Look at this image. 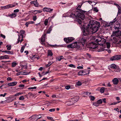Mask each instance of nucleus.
Here are the masks:
<instances>
[{"label": "nucleus", "mask_w": 121, "mask_h": 121, "mask_svg": "<svg viewBox=\"0 0 121 121\" xmlns=\"http://www.w3.org/2000/svg\"><path fill=\"white\" fill-rule=\"evenodd\" d=\"M111 37L114 36L113 38V42L114 43H117V42L121 41L119 39H121V32L118 30L117 31H114L111 35ZM112 40H113L112 39Z\"/></svg>", "instance_id": "nucleus-2"}, {"label": "nucleus", "mask_w": 121, "mask_h": 121, "mask_svg": "<svg viewBox=\"0 0 121 121\" xmlns=\"http://www.w3.org/2000/svg\"><path fill=\"white\" fill-rule=\"evenodd\" d=\"M100 92L101 93L104 92V87H102L100 89Z\"/></svg>", "instance_id": "nucleus-36"}, {"label": "nucleus", "mask_w": 121, "mask_h": 121, "mask_svg": "<svg viewBox=\"0 0 121 121\" xmlns=\"http://www.w3.org/2000/svg\"><path fill=\"white\" fill-rule=\"evenodd\" d=\"M37 88V87L36 86H34L33 87H29L28 88V89L29 90H30V89H36Z\"/></svg>", "instance_id": "nucleus-51"}, {"label": "nucleus", "mask_w": 121, "mask_h": 121, "mask_svg": "<svg viewBox=\"0 0 121 121\" xmlns=\"http://www.w3.org/2000/svg\"><path fill=\"white\" fill-rule=\"evenodd\" d=\"M74 39V38L73 37L65 38L64 40L66 43H69Z\"/></svg>", "instance_id": "nucleus-9"}, {"label": "nucleus", "mask_w": 121, "mask_h": 121, "mask_svg": "<svg viewBox=\"0 0 121 121\" xmlns=\"http://www.w3.org/2000/svg\"><path fill=\"white\" fill-rule=\"evenodd\" d=\"M83 35L85 36H88L91 34V31H90L89 28L84 30L83 31Z\"/></svg>", "instance_id": "nucleus-8"}, {"label": "nucleus", "mask_w": 121, "mask_h": 121, "mask_svg": "<svg viewBox=\"0 0 121 121\" xmlns=\"http://www.w3.org/2000/svg\"><path fill=\"white\" fill-rule=\"evenodd\" d=\"M25 48L24 46H22L21 47V49L20 50V52H21L22 53L23 52V51L24 50V49Z\"/></svg>", "instance_id": "nucleus-46"}, {"label": "nucleus", "mask_w": 121, "mask_h": 121, "mask_svg": "<svg viewBox=\"0 0 121 121\" xmlns=\"http://www.w3.org/2000/svg\"><path fill=\"white\" fill-rule=\"evenodd\" d=\"M46 35V34L44 33L41 37L40 43L42 45H44L45 44L44 42L45 41V38Z\"/></svg>", "instance_id": "nucleus-11"}, {"label": "nucleus", "mask_w": 121, "mask_h": 121, "mask_svg": "<svg viewBox=\"0 0 121 121\" xmlns=\"http://www.w3.org/2000/svg\"><path fill=\"white\" fill-rule=\"evenodd\" d=\"M83 71L82 70L79 72L78 73V74L79 75H84V74H83Z\"/></svg>", "instance_id": "nucleus-27"}, {"label": "nucleus", "mask_w": 121, "mask_h": 121, "mask_svg": "<svg viewBox=\"0 0 121 121\" xmlns=\"http://www.w3.org/2000/svg\"><path fill=\"white\" fill-rule=\"evenodd\" d=\"M82 4H81L78 5V7L76 8V9L78 10L77 11H79V10H82L80 9V8Z\"/></svg>", "instance_id": "nucleus-31"}, {"label": "nucleus", "mask_w": 121, "mask_h": 121, "mask_svg": "<svg viewBox=\"0 0 121 121\" xmlns=\"http://www.w3.org/2000/svg\"><path fill=\"white\" fill-rule=\"evenodd\" d=\"M77 68L78 69H83V68L82 66H78L77 67Z\"/></svg>", "instance_id": "nucleus-63"}, {"label": "nucleus", "mask_w": 121, "mask_h": 121, "mask_svg": "<svg viewBox=\"0 0 121 121\" xmlns=\"http://www.w3.org/2000/svg\"><path fill=\"white\" fill-rule=\"evenodd\" d=\"M53 10V9L46 7L44 8L43 9L44 12H48L49 13H51Z\"/></svg>", "instance_id": "nucleus-12"}, {"label": "nucleus", "mask_w": 121, "mask_h": 121, "mask_svg": "<svg viewBox=\"0 0 121 121\" xmlns=\"http://www.w3.org/2000/svg\"><path fill=\"white\" fill-rule=\"evenodd\" d=\"M18 35V38L17 39L18 40V42L17 43H18L19 42L20 40V35Z\"/></svg>", "instance_id": "nucleus-54"}, {"label": "nucleus", "mask_w": 121, "mask_h": 121, "mask_svg": "<svg viewBox=\"0 0 121 121\" xmlns=\"http://www.w3.org/2000/svg\"><path fill=\"white\" fill-rule=\"evenodd\" d=\"M6 47L7 48V49L9 50H11V45H7Z\"/></svg>", "instance_id": "nucleus-32"}, {"label": "nucleus", "mask_w": 121, "mask_h": 121, "mask_svg": "<svg viewBox=\"0 0 121 121\" xmlns=\"http://www.w3.org/2000/svg\"><path fill=\"white\" fill-rule=\"evenodd\" d=\"M76 84L78 86H80L82 85V83L80 81H78L77 82Z\"/></svg>", "instance_id": "nucleus-43"}, {"label": "nucleus", "mask_w": 121, "mask_h": 121, "mask_svg": "<svg viewBox=\"0 0 121 121\" xmlns=\"http://www.w3.org/2000/svg\"><path fill=\"white\" fill-rule=\"evenodd\" d=\"M7 54L11 55H13V52H10V51H7Z\"/></svg>", "instance_id": "nucleus-42"}, {"label": "nucleus", "mask_w": 121, "mask_h": 121, "mask_svg": "<svg viewBox=\"0 0 121 121\" xmlns=\"http://www.w3.org/2000/svg\"><path fill=\"white\" fill-rule=\"evenodd\" d=\"M78 22L79 24H82V22L80 20V19H81L80 18H78Z\"/></svg>", "instance_id": "nucleus-45"}, {"label": "nucleus", "mask_w": 121, "mask_h": 121, "mask_svg": "<svg viewBox=\"0 0 121 121\" xmlns=\"http://www.w3.org/2000/svg\"><path fill=\"white\" fill-rule=\"evenodd\" d=\"M25 72H19L18 73H17L16 74L17 75H19L20 74H23V75H26L27 74H25L24 73H25Z\"/></svg>", "instance_id": "nucleus-30"}, {"label": "nucleus", "mask_w": 121, "mask_h": 121, "mask_svg": "<svg viewBox=\"0 0 121 121\" xmlns=\"http://www.w3.org/2000/svg\"><path fill=\"white\" fill-rule=\"evenodd\" d=\"M95 40L97 42H98L99 43H99L101 45H103V43H105L106 42V39L99 35L97 36Z\"/></svg>", "instance_id": "nucleus-3"}, {"label": "nucleus", "mask_w": 121, "mask_h": 121, "mask_svg": "<svg viewBox=\"0 0 121 121\" xmlns=\"http://www.w3.org/2000/svg\"><path fill=\"white\" fill-rule=\"evenodd\" d=\"M25 98L23 96H21L19 97V99L20 100H23Z\"/></svg>", "instance_id": "nucleus-47"}, {"label": "nucleus", "mask_w": 121, "mask_h": 121, "mask_svg": "<svg viewBox=\"0 0 121 121\" xmlns=\"http://www.w3.org/2000/svg\"><path fill=\"white\" fill-rule=\"evenodd\" d=\"M28 94L29 95L33 97H34L35 95H36V94L35 93L33 94L31 92H30L28 93Z\"/></svg>", "instance_id": "nucleus-28"}, {"label": "nucleus", "mask_w": 121, "mask_h": 121, "mask_svg": "<svg viewBox=\"0 0 121 121\" xmlns=\"http://www.w3.org/2000/svg\"><path fill=\"white\" fill-rule=\"evenodd\" d=\"M17 13H13L12 14L8 15V16L11 18H13L16 17L17 16Z\"/></svg>", "instance_id": "nucleus-19"}, {"label": "nucleus", "mask_w": 121, "mask_h": 121, "mask_svg": "<svg viewBox=\"0 0 121 121\" xmlns=\"http://www.w3.org/2000/svg\"><path fill=\"white\" fill-rule=\"evenodd\" d=\"M86 12V11L82 10L77 11L74 10L71 12L69 16L70 17L73 18H80L82 20H83L85 18L84 14Z\"/></svg>", "instance_id": "nucleus-1"}, {"label": "nucleus", "mask_w": 121, "mask_h": 121, "mask_svg": "<svg viewBox=\"0 0 121 121\" xmlns=\"http://www.w3.org/2000/svg\"><path fill=\"white\" fill-rule=\"evenodd\" d=\"M41 114H39L37 116V117L38 119H40L41 118Z\"/></svg>", "instance_id": "nucleus-58"}, {"label": "nucleus", "mask_w": 121, "mask_h": 121, "mask_svg": "<svg viewBox=\"0 0 121 121\" xmlns=\"http://www.w3.org/2000/svg\"><path fill=\"white\" fill-rule=\"evenodd\" d=\"M95 43H94L93 42H91L89 43V48H91V47H92L93 46Z\"/></svg>", "instance_id": "nucleus-33"}, {"label": "nucleus", "mask_w": 121, "mask_h": 121, "mask_svg": "<svg viewBox=\"0 0 121 121\" xmlns=\"http://www.w3.org/2000/svg\"><path fill=\"white\" fill-rule=\"evenodd\" d=\"M22 94V93H21L20 92L18 93L15 94L14 95V96H19L20 95H21Z\"/></svg>", "instance_id": "nucleus-52"}, {"label": "nucleus", "mask_w": 121, "mask_h": 121, "mask_svg": "<svg viewBox=\"0 0 121 121\" xmlns=\"http://www.w3.org/2000/svg\"><path fill=\"white\" fill-rule=\"evenodd\" d=\"M97 25H100L99 22H97L95 20H92L90 21L88 26L89 27H90V28Z\"/></svg>", "instance_id": "nucleus-4"}, {"label": "nucleus", "mask_w": 121, "mask_h": 121, "mask_svg": "<svg viewBox=\"0 0 121 121\" xmlns=\"http://www.w3.org/2000/svg\"><path fill=\"white\" fill-rule=\"evenodd\" d=\"M79 97L78 96H75L73 98L71 99H70V101L71 103L70 104L68 103V105H71L73 104L74 103L77 102L79 99Z\"/></svg>", "instance_id": "nucleus-5"}, {"label": "nucleus", "mask_w": 121, "mask_h": 121, "mask_svg": "<svg viewBox=\"0 0 121 121\" xmlns=\"http://www.w3.org/2000/svg\"><path fill=\"white\" fill-rule=\"evenodd\" d=\"M77 42H76L72 44L69 45L68 46V47L70 48H79L80 47V46L78 45Z\"/></svg>", "instance_id": "nucleus-7"}, {"label": "nucleus", "mask_w": 121, "mask_h": 121, "mask_svg": "<svg viewBox=\"0 0 121 121\" xmlns=\"http://www.w3.org/2000/svg\"><path fill=\"white\" fill-rule=\"evenodd\" d=\"M70 88V86H66L65 87V88L67 90H69Z\"/></svg>", "instance_id": "nucleus-55"}, {"label": "nucleus", "mask_w": 121, "mask_h": 121, "mask_svg": "<svg viewBox=\"0 0 121 121\" xmlns=\"http://www.w3.org/2000/svg\"><path fill=\"white\" fill-rule=\"evenodd\" d=\"M97 102L99 105V104H101L102 103L103 101L101 99H99L97 101Z\"/></svg>", "instance_id": "nucleus-37"}, {"label": "nucleus", "mask_w": 121, "mask_h": 121, "mask_svg": "<svg viewBox=\"0 0 121 121\" xmlns=\"http://www.w3.org/2000/svg\"><path fill=\"white\" fill-rule=\"evenodd\" d=\"M37 18V17L36 16H33V20L35 21H36V20Z\"/></svg>", "instance_id": "nucleus-53"}, {"label": "nucleus", "mask_w": 121, "mask_h": 121, "mask_svg": "<svg viewBox=\"0 0 121 121\" xmlns=\"http://www.w3.org/2000/svg\"><path fill=\"white\" fill-rule=\"evenodd\" d=\"M93 11H95L96 12H98V10L96 7H94L93 9Z\"/></svg>", "instance_id": "nucleus-50"}, {"label": "nucleus", "mask_w": 121, "mask_h": 121, "mask_svg": "<svg viewBox=\"0 0 121 121\" xmlns=\"http://www.w3.org/2000/svg\"><path fill=\"white\" fill-rule=\"evenodd\" d=\"M48 56H52L53 55L52 52L51 50H48Z\"/></svg>", "instance_id": "nucleus-23"}, {"label": "nucleus", "mask_w": 121, "mask_h": 121, "mask_svg": "<svg viewBox=\"0 0 121 121\" xmlns=\"http://www.w3.org/2000/svg\"><path fill=\"white\" fill-rule=\"evenodd\" d=\"M69 67H73V68H75V65H73L72 64H71L69 65Z\"/></svg>", "instance_id": "nucleus-49"}, {"label": "nucleus", "mask_w": 121, "mask_h": 121, "mask_svg": "<svg viewBox=\"0 0 121 121\" xmlns=\"http://www.w3.org/2000/svg\"><path fill=\"white\" fill-rule=\"evenodd\" d=\"M0 36L4 39H5V36L2 34H0Z\"/></svg>", "instance_id": "nucleus-64"}, {"label": "nucleus", "mask_w": 121, "mask_h": 121, "mask_svg": "<svg viewBox=\"0 0 121 121\" xmlns=\"http://www.w3.org/2000/svg\"><path fill=\"white\" fill-rule=\"evenodd\" d=\"M17 83V82H14L8 83L7 85L9 86H13L16 85Z\"/></svg>", "instance_id": "nucleus-15"}, {"label": "nucleus", "mask_w": 121, "mask_h": 121, "mask_svg": "<svg viewBox=\"0 0 121 121\" xmlns=\"http://www.w3.org/2000/svg\"><path fill=\"white\" fill-rule=\"evenodd\" d=\"M117 67L116 65L114 64H112L111 66V68L113 69H115Z\"/></svg>", "instance_id": "nucleus-24"}, {"label": "nucleus", "mask_w": 121, "mask_h": 121, "mask_svg": "<svg viewBox=\"0 0 121 121\" xmlns=\"http://www.w3.org/2000/svg\"><path fill=\"white\" fill-rule=\"evenodd\" d=\"M117 104V102H114L110 104L109 105H116Z\"/></svg>", "instance_id": "nucleus-57"}, {"label": "nucleus", "mask_w": 121, "mask_h": 121, "mask_svg": "<svg viewBox=\"0 0 121 121\" xmlns=\"http://www.w3.org/2000/svg\"><path fill=\"white\" fill-rule=\"evenodd\" d=\"M112 81L113 84L115 85L117 84L119 82V80L116 78H114L113 79Z\"/></svg>", "instance_id": "nucleus-17"}, {"label": "nucleus", "mask_w": 121, "mask_h": 121, "mask_svg": "<svg viewBox=\"0 0 121 121\" xmlns=\"http://www.w3.org/2000/svg\"><path fill=\"white\" fill-rule=\"evenodd\" d=\"M56 59L57 60L59 61H60L62 59H64L65 60V59L62 56H60L57 57H56Z\"/></svg>", "instance_id": "nucleus-21"}, {"label": "nucleus", "mask_w": 121, "mask_h": 121, "mask_svg": "<svg viewBox=\"0 0 121 121\" xmlns=\"http://www.w3.org/2000/svg\"><path fill=\"white\" fill-rule=\"evenodd\" d=\"M9 58V56L7 55H5L3 56H0V59L1 60L8 59Z\"/></svg>", "instance_id": "nucleus-16"}, {"label": "nucleus", "mask_w": 121, "mask_h": 121, "mask_svg": "<svg viewBox=\"0 0 121 121\" xmlns=\"http://www.w3.org/2000/svg\"><path fill=\"white\" fill-rule=\"evenodd\" d=\"M17 65L16 63L15 62H13L12 64V66L13 67H15Z\"/></svg>", "instance_id": "nucleus-48"}, {"label": "nucleus", "mask_w": 121, "mask_h": 121, "mask_svg": "<svg viewBox=\"0 0 121 121\" xmlns=\"http://www.w3.org/2000/svg\"><path fill=\"white\" fill-rule=\"evenodd\" d=\"M98 46V45L97 44H95V43L94 45L91 47V48L93 49H95Z\"/></svg>", "instance_id": "nucleus-29"}, {"label": "nucleus", "mask_w": 121, "mask_h": 121, "mask_svg": "<svg viewBox=\"0 0 121 121\" xmlns=\"http://www.w3.org/2000/svg\"><path fill=\"white\" fill-rule=\"evenodd\" d=\"M48 19H45L44 21V24L46 26H47L48 25Z\"/></svg>", "instance_id": "nucleus-35"}, {"label": "nucleus", "mask_w": 121, "mask_h": 121, "mask_svg": "<svg viewBox=\"0 0 121 121\" xmlns=\"http://www.w3.org/2000/svg\"><path fill=\"white\" fill-rule=\"evenodd\" d=\"M90 99L91 100L93 101L95 100V98L93 96H90Z\"/></svg>", "instance_id": "nucleus-41"}, {"label": "nucleus", "mask_w": 121, "mask_h": 121, "mask_svg": "<svg viewBox=\"0 0 121 121\" xmlns=\"http://www.w3.org/2000/svg\"><path fill=\"white\" fill-rule=\"evenodd\" d=\"M121 56L117 55L112 57L110 58V60L114 61L120 59L121 58Z\"/></svg>", "instance_id": "nucleus-10"}, {"label": "nucleus", "mask_w": 121, "mask_h": 121, "mask_svg": "<svg viewBox=\"0 0 121 121\" xmlns=\"http://www.w3.org/2000/svg\"><path fill=\"white\" fill-rule=\"evenodd\" d=\"M53 62H49L46 65V66L47 67H48L50 66L53 63Z\"/></svg>", "instance_id": "nucleus-39"}, {"label": "nucleus", "mask_w": 121, "mask_h": 121, "mask_svg": "<svg viewBox=\"0 0 121 121\" xmlns=\"http://www.w3.org/2000/svg\"><path fill=\"white\" fill-rule=\"evenodd\" d=\"M93 105L97 107L99 106V104H98L97 102H94L93 103Z\"/></svg>", "instance_id": "nucleus-40"}, {"label": "nucleus", "mask_w": 121, "mask_h": 121, "mask_svg": "<svg viewBox=\"0 0 121 121\" xmlns=\"http://www.w3.org/2000/svg\"><path fill=\"white\" fill-rule=\"evenodd\" d=\"M106 44L107 45V48H109L110 47V43L108 42H107L106 43Z\"/></svg>", "instance_id": "nucleus-34"}, {"label": "nucleus", "mask_w": 121, "mask_h": 121, "mask_svg": "<svg viewBox=\"0 0 121 121\" xmlns=\"http://www.w3.org/2000/svg\"><path fill=\"white\" fill-rule=\"evenodd\" d=\"M104 50L107 51L109 53H110L111 52V51L110 50L107 49L106 47L102 48H101L100 50L99 49L98 50V52H100V51H102Z\"/></svg>", "instance_id": "nucleus-14"}, {"label": "nucleus", "mask_w": 121, "mask_h": 121, "mask_svg": "<svg viewBox=\"0 0 121 121\" xmlns=\"http://www.w3.org/2000/svg\"><path fill=\"white\" fill-rule=\"evenodd\" d=\"M38 3L37 1V0H36V1H35V3L34 5V6L36 7H38Z\"/></svg>", "instance_id": "nucleus-38"}, {"label": "nucleus", "mask_w": 121, "mask_h": 121, "mask_svg": "<svg viewBox=\"0 0 121 121\" xmlns=\"http://www.w3.org/2000/svg\"><path fill=\"white\" fill-rule=\"evenodd\" d=\"M86 38H82L80 40V42L81 45L82 44V46H84L86 43Z\"/></svg>", "instance_id": "nucleus-13"}, {"label": "nucleus", "mask_w": 121, "mask_h": 121, "mask_svg": "<svg viewBox=\"0 0 121 121\" xmlns=\"http://www.w3.org/2000/svg\"><path fill=\"white\" fill-rule=\"evenodd\" d=\"M20 32L21 33L20 36H21L22 38H23V35L25 33V32L23 30H21L20 31Z\"/></svg>", "instance_id": "nucleus-22"}, {"label": "nucleus", "mask_w": 121, "mask_h": 121, "mask_svg": "<svg viewBox=\"0 0 121 121\" xmlns=\"http://www.w3.org/2000/svg\"><path fill=\"white\" fill-rule=\"evenodd\" d=\"M36 56V55H33V58H34L33 59H34L35 58H37V59H39V57H35V56Z\"/></svg>", "instance_id": "nucleus-59"}, {"label": "nucleus", "mask_w": 121, "mask_h": 121, "mask_svg": "<svg viewBox=\"0 0 121 121\" xmlns=\"http://www.w3.org/2000/svg\"><path fill=\"white\" fill-rule=\"evenodd\" d=\"M15 6V5L13 4H9L7 5L6 6H4V8L5 9H9L10 8H11Z\"/></svg>", "instance_id": "nucleus-18"}, {"label": "nucleus", "mask_w": 121, "mask_h": 121, "mask_svg": "<svg viewBox=\"0 0 121 121\" xmlns=\"http://www.w3.org/2000/svg\"><path fill=\"white\" fill-rule=\"evenodd\" d=\"M49 46L52 48H56L57 47V45L56 44L54 45L49 44Z\"/></svg>", "instance_id": "nucleus-44"}, {"label": "nucleus", "mask_w": 121, "mask_h": 121, "mask_svg": "<svg viewBox=\"0 0 121 121\" xmlns=\"http://www.w3.org/2000/svg\"><path fill=\"white\" fill-rule=\"evenodd\" d=\"M100 25H97L90 27L92 28L91 31V34H93L95 33L98 30L99 27Z\"/></svg>", "instance_id": "nucleus-6"}, {"label": "nucleus", "mask_w": 121, "mask_h": 121, "mask_svg": "<svg viewBox=\"0 0 121 121\" xmlns=\"http://www.w3.org/2000/svg\"><path fill=\"white\" fill-rule=\"evenodd\" d=\"M13 100V99H12L11 98H9L5 100L4 102L6 103H8L12 102Z\"/></svg>", "instance_id": "nucleus-20"}, {"label": "nucleus", "mask_w": 121, "mask_h": 121, "mask_svg": "<svg viewBox=\"0 0 121 121\" xmlns=\"http://www.w3.org/2000/svg\"><path fill=\"white\" fill-rule=\"evenodd\" d=\"M114 71L115 72H119L120 71L121 69L118 67H117L114 70Z\"/></svg>", "instance_id": "nucleus-25"}, {"label": "nucleus", "mask_w": 121, "mask_h": 121, "mask_svg": "<svg viewBox=\"0 0 121 121\" xmlns=\"http://www.w3.org/2000/svg\"><path fill=\"white\" fill-rule=\"evenodd\" d=\"M7 94L6 93H4V94H1L0 95V96H3V97H4L5 96V95Z\"/></svg>", "instance_id": "nucleus-61"}, {"label": "nucleus", "mask_w": 121, "mask_h": 121, "mask_svg": "<svg viewBox=\"0 0 121 121\" xmlns=\"http://www.w3.org/2000/svg\"><path fill=\"white\" fill-rule=\"evenodd\" d=\"M30 24V23L29 22H26L25 24V25H26V26L27 27H28V25L29 24Z\"/></svg>", "instance_id": "nucleus-62"}, {"label": "nucleus", "mask_w": 121, "mask_h": 121, "mask_svg": "<svg viewBox=\"0 0 121 121\" xmlns=\"http://www.w3.org/2000/svg\"><path fill=\"white\" fill-rule=\"evenodd\" d=\"M55 109L52 108L50 109L49 110V111L50 112H52L54 111H55Z\"/></svg>", "instance_id": "nucleus-56"}, {"label": "nucleus", "mask_w": 121, "mask_h": 121, "mask_svg": "<svg viewBox=\"0 0 121 121\" xmlns=\"http://www.w3.org/2000/svg\"><path fill=\"white\" fill-rule=\"evenodd\" d=\"M47 118L48 119L52 120L53 119V118L52 117H47Z\"/></svg>", "instance_id": "nucleus-60"}, {"label": "nucleus", "mask_w": 121, "mask_h": 121, "mask_svg": "<svg viewBox=\"0 0 121 121\" xmlns=\"http://www.w3.org/2000/svg\"><path fill=\"white\" fill-rule=\"evenodd\" d=\"M52 30V27L51 26H50L48 29V30L47 31V32H46V34L50 33Z\"/></svg>", "instance_id": "nucleus-26"}]
</instances>
